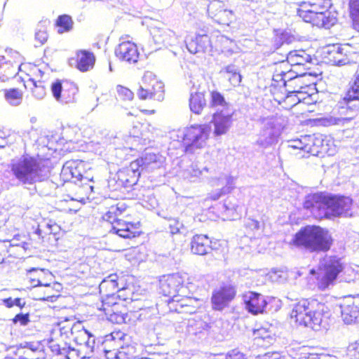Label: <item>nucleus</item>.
<instances>
[{
  "mask_svg": "<svg viewBox=\"0 0 359 359\" xmlns=\"http://www.w3.org/2000/svg\"><path fill=\"white\" fill-rule=\"evenodd\" d=\"M337 21V13L325 9L316 18H313L311 24L318 27L329 29L336 24Z\"/></svg>",
  "mask_w": 359,
  "mask_h": 359,
  "instance_id": "27",
  "label": "nucleus"
},
{
  "mask_svg": "<svg viewBox=\"0 0 359 359\" xmlns=\"http://www.w3.org/2000/svg\"><path fill=\"white\" fill-rule=\"evenodd\" d=\"M118 276L116 274H111L106 277L100 283L99 285L100 292H106V295L109 297V299L114 298V292L118 290Z\"/></svg>",
  "mask_w": 359,
  "mask_h": 359,
  "instance_id": "28",
  "label": "nucleus"
},
{
  "mask_svg": "<svg viewBox=\"0 0 359 359\" xmlns=\"http://www.w3.org/2000/svg\"><path fill=\"white\" fill-rule=\"evenodd\" d=\"M294 243L302 245L311 252L330 250L332 238L327 229L317 226H306L295 234Z\"/></svg>",
  "mask_w": 359,
  "mask_h": 359,
  "instance_id": "4",
  "label": "nucleus"
},
{
  "mask_svg": "<svg viewBox=\"0 0 359 359\" xmlns=\"http://www.w3.org/2000/svg\"><path fill=\"white\" fill-rule=\"evenodd\" d=\"M289 147L294 149L307 150L310 149L308 147V144L303 142L301 140H294L290 142Z\"/></svg>",
  "mask_w": 359,
  "mask_h": 359,
  "instance_id": "58",
  "label": "nucleus"
},
{
  "mask_svg": "<svg viewBox=\"0 0 359 359\" xmlns=\"http://www.w3.org/2000/svg\"><path fill=\"white\" fill-rule=\"evenodd\" d=\"M341 259L337 256L325 257L320 262L318 287L325 290L333 285L339 274L343 271Z\"/></svg>",
  "mask_w": 359,
  "mask_h": 359,
  "instance_id": "6",
  "label": "nucleus"
},
{
  "mask_svg": "<svg viewBox=\"0 0 359 359\" xmlns=\"http://www.w3.org/2000/svg\"><path fill=\"white\" fill-rule=\"evenodd\" d=\"M180 294H178L177 297L167 300L170 309H175L176 304H193L196 303V301L191 298H180Z\"/></svg>",
  "mask_w": 359,
  "mask_h": 359,
  "instance_id": "46",
  "label": "nucleus"
},
{
  "mask_svg": "<svg viewBox=\"0 0 359 359\" xmlns=\"http://www.w3.org/2000/svg\"><path fill=\"white\" fill-rule=\"evenodd\" d=\"M224 207L226 211H233L237 215L240 214L242 211V207L233 197H228L224 203Z\"/></svg>",
  "mask_w": 359,
  "mask_h": 359,
  "instance_id": "45",
  "label": "nucleus"
},
{
  "mask_svg": "<svg viewBox=\"0 0 359 359\" xmlns=\"http://www.w3.org/2000/svg\"><path fill=\"white\" fill-rule=\"evenodd\" d=\"M20 346L22 348H29L33 351H35L37 350L38 348V346L36 345H35L34 343H32V342H25L23 344H20Z\"/></svg>",
  "mask_w": 359,
  "mask_h": 359,
  "instance_id": "64",
  "label": "nucleus"
},
{
  "mask_svg": "<svg viewBox=\"0 0 359 359\" xmlns=\"http://www.w3.org/2000/svg\"><path fill=\"white\" fill-rule=\"evenodd\" d=\"M332 6L330 0H311L309 4V16L311 18H316L321 12L326 8H330Z\"/></svg>",
  "mask_w": 359,
  "mask_h": 359,
  "instance_id": "33",
  "label": "nucleus"
},
{
  "mask_svg": "<svg viewBox=\"0 0 359 359\" xmlns=\"http://www.w3.org/2000/svg\"><path fill=\"white\" fill-rule=\"evenodd\" d=\"M344 97L349 100L359 101V74L355 73L349 81Z\"/></svg>",
  "mask_w": 359,
  "mask_h": 359,
  "instance_id": "34",
  "label": "nucleus"
},
{
  "mask_svg": "<svg viewBox=\"0 0 359 359\" xmlns=\"http://www.w3.org/2000/svg\"><path fill=\"white\" fill-rule=\"evenodd\" d=\"M219 73L226 74L229 81L234 87L238 86L242 81V76L238 71V68L235 65L231 64L224 67Z\"/></svg>",
  "mask_w": 359,
  "mask_h": 359,
  "instance_id": "30",
  "label": "nucleus"
},
{
  "mask_svg": "<svg viewBox=\"0 0 359 359\" xmlns=\"http://www.w3.org/2000/svg\"><path fill=\"white\" fill-rule=\"evenodd\" d=\"M211 243L212 241L206 235H195L191 243V252L198 255H206L212 249Z\"/></svg>",
  "mask_w": 359,
  "mask_h": 359,
  "instance_id": "24",
  "label": "nucleus"
},
{
  "mask_svg": "<svg viewBox=\"0 0 359 359\" xmlns=\"http://www.w3.org/2000/svg\"><path fill=\"white\" fill-rule=\"evenodd\" d=\"M11 172L18 184L30 189L39 180L50 177V170L34 158L23 156L11 163Z\"/></svg>",
  "mask_w": 359,
  "mask_h": 359,
  "instance_id": "3",
  "label": "nucleus"
},
{
  "mask_svg": "<svg viewBox=\"0 0 359 359\" xmlns=\"http://www.w3.org/2000/svg\"><path fill=\"white\" fill-rule=\"evenodd\" d=\"M168 226L170 232L172 235L182 233L181 230L184 229V224L177 218H170Z\"/></svg>",
  "mask_w": 359,
  "mask_h": 359,
  "instance_id": "49",
  "label": "nucleus"
},
{
  "mask_svg": "<svg viewBox=\"0 0 359 359\" xmlns=\"http://www.w3.org/2000/svg\"><path fill=\"white\" fill-rule=\"evenodd\" d=\"M209 169L204 167L203 170H200L197 165L192 164L188 169L184 172V177L191 182H194L197 178L201 177L204 172H208Z\"/></svg>",
  "mask_w": 359,
  "mask_h": 359,
  "instance_id": "37",
  "label": "nucleus"
},
{
  "mask_svg": "<svg viewBox=\"0 0 359 359\" xmlns=\"http://www.w3.org/2000/svg\"><path fill=\"white\" fill-rule=\"evenodd\" d=\"M348 354L354 358V359H359V342L351 344L348 348Z\"/></svg>",
  "mask_w": 359,
  "mask_h": 359,
  "instance_id": "61",
  "label": "nucleus"
},
{
  "mask_svg": "<svg viewBox=\"0 0 359 359\" xmlns=\"http://www.w3.org/2000/svg\"><path fill=\"white\" fill-rule=\"evenodd\" d=\"M53 339L50 341V348L51 351L57 355H65L66 359H82L86 357V354H83L82 347L81 348H75L72 347L67 342V339L60 338Z\"/></svg>",
  "mask_w": 359,
  "mask_h": 359,
  "instance_id": "14",
  "label": "nucleus"
},
{
  "mask_svg": "<svg viewBox=\"0 0 359 359\" xmlns=\"http://www.w3.org/2000/svg\"><path fill=\"white\" fill-rule=\"evenodd\" d=\"M117 359H135V348L133 346H128L126 347H121V348L116 353Z\"/></svg>",
  "mask_w": 359,
  "mask_h": 359,
  "instance_id": "44",
  "label": "nucleus"
},
{
  "mask_svg": "<svg viewBox=\"0 0 359 359\" xmlns=\"http://www.w3.org/2000/svg\"><path fill=\"white\" fill-rule=\"evenodd\" d=\"M209 324L203 318L202 316H195L188 319L187 331L189 334L196 335L208 330Z\"/></svg>",
  "mask_w": 359,
  "mask_h": 359,
  "instance_id": "29",
  "label": "nucleus"
},
{
  "mask_svg": "<svg viewBox=\"0 0 359 359\" xmlns=\"http://www.w3.org/2000/svg\"><path fill=\"white\" fill-rule=\"evenodd\" d=\"M165 158L159 154L146 151L141 158L133 161L137 164V169L143 172H152L156 169L161 168L164 163Z\"/></svg>",
  "mask_w": 359,
  "mask_h": 359,
  "instance_id": "15",
  "label": "nucleus"
},
{
  "mask_svg": "<svg viewBox=\"0 0 359 359\" xmlns=\"http://www.w3.org/2000/svg\"><path fill=\"white\" fill-rule=\"evenodd\" d=\"M341 314L343 321L347 325L359 322V306L351 300L340 304Z\"/></svg>",
  "mask_w": 359,
  "mask_h": 359,
  "instance_id": "23",
  "label": "nucleus"
},
{
  "mask_svg": "<svg viewBox=\"0 0 359 359\" xmlns=\"http://www.w3.org/2000/svg\"><path fill=\"white\" fill-rule=\"evenodd\" d=\"M95 62L94 54L86 50H81L76 53V68L81 72H85L93 68Z\"/></svg>",
  "mask_w": 359,
  "mask_h": 359,
  "instance_id": "26",
  "label": "nucleus"
},
{
  "mask_svg": "<svg viewBox=\"0 0 359 359\" xmlns=\"http://www.w3.org/2000/svg\"><path fill=\"white\" fill-rule=\"evenodd\" d=\"M287 59L292 65H304L311 61V56L304 50L290 51L287 54Z\"/></svg>",
  "mask_w": 359,
  "mask_h": 359,
  "instance_id": "32",
  "label": "nucleus"
},
{
  "mask_svg": "<svg viewBox=\"0 0 359 359\" xmlns=\"http://www.w3.org/2000/svg\"><path fill=\"white\" fill-rule=\"evenodd\" d=\"M140 176V170L137 169V164L131 162L128 168L118 170L108 180V187L112 191L130 188L137 184Z\"/></svg>",
  "mask_w": 359,
  "mask_h": 359,
  "instance_id": "10",
  "label": "nucleus"
},
{
  "mask_svg": "<svg viewBox=\"0 0 359 359\" xmlns=\"http://www.w3.org/2000/svg\"><path fill=\"white\" fill-rule=\"evenodd\" d=\"M245 225L252 231L259 230L262 226V224L259 221L251 218L246 220Z\"/></svg>",
  "mask_w": 359,
  "mask_h": 359,
  "instance_id": "59",
  "label": "nucleus"
},
{
  "mask_svg": "<svg viewBox=\"0 0 359 359\" xmlns=\"http://www.w3.org/2000/svg\"><path fill=\"white\" fill-rule=\"evenodd\" d=\"M95 345V338L90 333L88 337V339L84 344V346L82 347L83 351L86 355H90L93 352V349Z\"/></svg>",
  "mask_w": 359,
  "mask_h": 359,
  "instance_id": "53",
  "label": "nucleus"
},
{
  "mask_svg": "<svg viewBox=\"0 0 359 359\" xmlns=\"http://www.w3.org/2000/svg\"><path fill=\"white\" fill-rule=\"evenodd\" d=\"M116 56L121 61L129 64H135L139 59L140 53L137 46L130 41H123L115 48Z\"/></svg>",
  "mask_w": 359,
  "mask_h": 359,
  "instance_id": "17",
  "label": "nucleus"
},
{
  "mask_svg": "<svg viewBox=\"0 0 359 359\" xmlns=\"http://www.w3.org/2000/svg\"><path fill=\"white\" fill-rule=\"evenodd\" d=\"M205 90L202 89L200 86L198 88L193 86L191 89L189 97V108L193 113L201 114L203 109L206 107L207 100L205 99Z\"/></svg>",
  "mask_w": 359,
  "mask_h": 359,
  "instance_id": "20",
  "label": "nucleus"
},
{
  "mask_svg": "<svg viewBox=\"0 0 359 359\" xmlns=\"http://www.w3.org/2000/svg\"><path fill=\"white\" fill-rule=\"evenodd\" d=\"M351 205V198L326 192L309 194L304 202V208L319 218H330L346 214Z\"/></svg>",
  "mask_w": 359,
  "mask_h": 359,
  "instance_id": "1",
  "label": "nucleus"
},
{
  "mask_svg": "<svg viewBox=\"0 0 359 359\" xmlns=\"http://www.w3.org/2000/svg\"><path fill=\"white\" fill-rule=\"evenodd\" d=\"M50 24L48 20H42L37 25L36 33H35V41L38 43L35 44V46H40L44 44L48 39V34L46 31V27Z\"/></svg>",
  "mask_w": 359,
  "mask_h": 359,
  "instance_id": "35",
  "label": "nucleus"
},
{
  "mask_svg": "<svg viewBox=\"0 0 359 359\" xmlns=\"http://www.w3.org/2000/svg\"><path fill=\"white\" fill-rule=\"evenodd\" d=\"M243 298L245 308L248 312L256 315L264 311L267 302L262 294L255 292H249L244 295Z\"/></svg>",
  "mask_w": 359,
  "mask_h": 359,
  "instance_id": "19",
  "label": "nucleus"
},
{
  "mask_svg": "<svg viewBox=\"0 0 359 359\" xmlns=\"http://www.w3.org/2000/svg\"><path fill=\"white\" fill-rule=\"evenodd\" d=\"M5 98L6 101L13 106L19 105L22 100V92L18 88H11L5 90Z\"/></svg>",
  "mask_w": 359,
  "mask_h": 359,
  "instance_id": "36",
  "label": "nucleus"
},
{
  "mask_svg": "<svg viewBox=\"0 0 359 359\" xmlns=\"http://www.w3.org/2000/svg\"><path fill=\"white\" fill-rule=\"evenodd\" d=\"M137 95L140 100L153 99L162 101L164 99V85L151 72H146L142 77Z\"/></svg>",
  "mask_w": 359,
  "mask_h": 359,
  "instance_id": "8",
  "label": "nucleus"
},
{
  "mask_svg": "<svg viewBox=\"0 0 359 359\" xmlns=\"http://www.w3.org/2000/svg\"><path fill=\"white\" fill-rule=\"evenodd\" d=\"M226 359H246L245 355L238 351H232L231 353H229L226 356Z\"/></svg>",
  "mask_w": 359,
  "mask_h": 359,
  "instance_id": "62",
  "label": "nucleus"
},
{
  "mask_svg": "<svg viewBox=\"0 0 359 359\" xmlns=\"http://www.w3.org/2000/svg\"><path fill=\"white\" fill-rule=\"evenodd\" d=\"M260 121L262 127L255 144L266 149L277 143L285 126V120L282 116H273L262 118Z\"/></svg>",
  "mask_w": 359,
  "mask_h": 359,
  "instance_id": "5",
  "label": "nucleus"
},
{
  "mask_svg": "<svg viewBox=\"0 0 359 359\" xmlns=\"http://www.w3.org/2000/svg\"><path fill=\"white\" fill-rule=\"evenodd\" d=\"M211 130L210 125L191 126L184 133L183 145L187 153L194 154L196 149L203 147Z\"/></svg>",
  "mask_w": 359,
  "mask_h": 359,
  "instance_id": "7",
  "label": "nucleus"
},
{
  "mask_svg": "<svg viewBox=\"0 0 359 359\" xmlns=\"http://www.w3.org/2000/svg\"><path fill=\"white\" fill-rule=\"evenodd\" d=\"M50 88L53 97L58 102L68 104L75 101L78 88L74 83L57 80L51 84Z\"/></svg>",
  "mask_w": 359,
  "mask_h": 359,
  "instance_id": "13",
  "label": "nucleus"
},
{
  "mask_svg": "<svg viewBox=\"0 0 359 359\" xmlns=\"http://www.w3.org/2000/svg\"><path fill=\"white\" fill-rule=\"evenodd\" d=\"M172 310L178 313L192 314L196 313L197 307L194 304H176L175 309Z\"/></svg>",
  "mask_w": 359,
  "mask_h": 359,
  "instance_id": "50",
  "label": "nucleus"
},
{
  "mask_svg": "<svg viewBox=\"0 0 359 359\" xmlns=\"http://www.w3.org/2000/svg\"><path fill=\"white\" fill-rule=\"evenodd\" d=\"M224 7V4L219 1H212L208 7V12L209 15L213 18H215V13L218 12L219 10H222Z\"/></svg>",
  "mask_w": 359,
  "mask_h": 359,
  "instance_id": "51",
  "label": "nucleus"
},
{
  "mask_svg": "<svg viewBox=\"0 0 359 359\" xmlns=\"http://www.w3.org/2000/svg\"><path fill=\"white\" fill-rule=\"evenodd\" d=\"M233 184V178L231 176L224 175L219 179L218 185L224 186L222 190L225 191V192L229 191L232 189Z\"/></svg>",
  "mask_w": 359,
  "mask_h": 359,
  "instance_id": "52",
  "label": "nucleus"
},
{
  "mask_svg": "<svg viewBox=\"0 0 359 359\" xmlns=\"http://www.w3.org/2000/svg\"><path fill=\"white\" fill-rule=\"evenodd\" d=\"M236 290L231 285H225L213 292L212 296V308L215 310L222 311L228 306L234 298Z\"/></svg>",
  "mask_w": 359,
  "mask_h": 359,
  "instance_id": "16",
  "label": "nucleus"
},
{
  "mask_svg": "<svg viewBox=\"0 0 359 359\" xmlns=\"http://www.w3.org/2000/svg\"><path fill=\"white\" fill-rule=\"evenodd\" d=\"M185 276L179 273L163 276L159 280V293L175 299L180 292H184Z\"/></svg>",
  "mask_w": 359,
  "mask_h": 359,
  "instance_id": "12",
  "label": "nucleus"
},
{
  "mask_svg": "<svg viewBox=\"0 0 359 359\" xmlns=\"http://www.w3.org/2000/svg\"><path fill=\"white\" fill-rule=\"evenodd\" d=\"M328 308L316 299H302L294 304L291 318L300 325L315 331L327 330L329 325Z\"/></svg>",
  "mask_w": 359,
  "mask_h": 359,
  "instance_id": "2",
  "label": "nucleus"
},
{
  "mask_svg": "<svg viewBox=\"0 0 359 359\" xmlns=\"http://www.w3.org/2000/svg\"><path fill=\"white\" fill-rule=\"evenodd\" d=\"M60 177L65 182H69L79 186L86 184L89 181L86 177L82 175L74 162H67L63 165Z\"/></svg>",
  "mask_w": 359,
  "mask_h": 359,
  "instance_id": "18",
  "label": "nucleus"
},
{
  "mask_svg": "<svg viewBox=\"0 0 359 359\" xmlns=\"http://www.w3.org/2000/svg\"><path fill=\"white\" fill-rule=\"evenodd\" d=\"M109 320L111 321H115L116 323H122L124 321V318L122 315H118L114 313L110 316Z\"/></svg>",
  "mask_w": 359,
  "mask_h": 359,
  "instance_id": "63",
  "label": "nucleus"
},
{
  "mask_svg": "<svg viewBox=\"0 0 359 359\" xmlns=\"http://www.w3.org/2000/svg\"><path fill=\"white\" fill-rule=\"evenodd\" d=\"M33 88H32L33 95L39 99H43L46 94V88L44 82L41 81H36L34 79H30Z\"/></svg>",
  "mask_w": 359,
  "mask_h": 359,
  "instance_id": "42",
  "label": "nucleus"
},
{
  "mask_svg": "<svg viewBox=\"0 0 359 359\" xmlns=\"http://www.w3.org/2000/svg\"><path fill=\"white\" fill-rule=\"evenodd\" d=\"M350 15L355 28L359 27V0L349 1Z\"/></svg>",
  "mask_w": 359,
  "mask_h": 359,
  "instance_id": "43",
  "label": "nucleus"
},
{
  "mask_svg": "<svg viewBox=\"0 0 359 359\" xmlns=\"http://www.w3.org/2000/svg\"><path fill=\"white\" fill-rule=\"evenodd\" d=\"M116 89H117V93H118V95L123 100H133L134 94L130 89H128L126 87H123L122 86H118Z\"/></svg>",
  "mask_w": 359,
  "mask_h": 359,
  "instance_id": "54",
  "label": "nucleus"
},
{
  "mask_svg": "<svg viewBox=\"0 0 359 359\" xmlns=\"http://www.w3.org/2000/svg\"><path fill=\"white\" fill-rule=\"evenodd\" d=\"M135 229L136 227L135 225H133V226L126 229L116 228V232H114V233L123 238H131L136 236L137 231H135Z\"/></svg>",
  "mask_w": 359,
  "mask_h": 359,
  "instance_id": "48",
  "label": "nucleus"
},
{
  "mask_svg": "<svg viewBox=\"0 0 359 359\" xmlns=\"http://www.w3.org/2000/svg\"><path fill=\"white\" fill-rule=\"evenodd\" d=\"M57 187V184L49 180L48 177L44 180H39L36 184H34V190L40 195L48 196L56 189Z\"/></svg>",
  "mask_w": 359,
  "mask_h": 359,
  "instance_id": "31",
  "label": "nucleus"
},
{
  "mask_svg": "<svg viewBox=\"0 0 359 359\" xmlns=\"http://www.w3.org/2000/svg\"><path fill=\"white\" fill-rule=\"evenodd\" d=\"M309 4H311V0H303L298 4L299 8H297V14L302 18L306 22H312L313 18L309 16Z\"/></svg>",
  "mask_w": 359,
  "mask_h": 359,
  "instance_id": "38",
  "label": "nucleus"
},
{
  "mask_svg": "<svg viewBox=\"0 0 359 359\" xmlns=\"http://www.w3.org/2000/svg\"><path fill=\"white\" fill-rule=\"evenodd\" d=\"M56 25L58 27V33L62 34L72 29L73 21L70 16L67 15H62L58 17L56 21Z\"/></svg>",
  "mask_w": 359,
  "mask_h": 359,
  "instance_id": "39",
  "label": "nucleus"
},
{
  "mask_svg": "<svg viewBox=\"0 0 359 359\" xmlns=\"http://www.w3.org/2000/svg\"><path fill=\"white\" fill-rule=\"evenodd\" d=\"M118 209V208H110L109 210L104 215L103 219L107 222L114 224V222L118 219L117 215Z\"/></svg>",
  "mask_w": 359,
  "mask_h": 359,
  "instance_id": "56",
  "label": "nucleus"
},
{
  "mask_svg": "<svg viewBox=\"0 0 359 359\" xmlns=\"http://www.w3.org/2000/svg\"><path fill=\"white\" fill-rule=\"evenodd\" d=\"M339 114L344 119L351 120L359 114V101L349 100L344 97L338 104Z\"/></svg>",
  "mask_w": 359,
  "mask_h": 359,
  "instance_id": "25",
  "label": "nucleus"
},
{
  "mask_svg": "<svg viewBox=\"0 0 359 359\" xmlns=\"http://www.w3.org/2000/svg\"><path fill=\"white\" fill-rule=\"evenodd\" d=\"M21 64L18 52L6 49L5 55H0V81L5 82L14 78L20 69Z\"/></svg>",
  "mask_w": 359,
  "mask_h": 359,
  "instance_id": "11",
  "label": "nucleus"
},
{
  "mask_svg": "<svg viewBox=\"0 0 359 359\" xmlns=\"http://www.w3.org/2000/svg\"><path fill=\"white\" fill-rule=\"evenodd\" d=\"M188 50L193 54L205 53L211 48L210 37L207 34L197 35L194 39L186 40Z\"/></svg>",
  "mask_w": 359,
  "mask_h": 359,
  "instance_id": "22",
  "label": "nucleus"
},
{
  "mask_svg": "<svg viewBox=\"0 0 359 359\" xmlns=\"http://www.w3.org/2000/svg\"><path fill=\"white\" fill-rule=\"evenodd\" d=\"M13 322L15 324L20 323L21 325L25 326L29 322V313H18L14 317Z\"/></svg>",
  "mask_w": 359,
  "mask_h": 359,
  "instance_id": "57",
  "label": "nucleus"
},
{
  "mask_svg": "<svg viewBox=\"0 0 359 359\" xmlns=\"http://www.w3.org/2000/svg\"><path fill=\"white\" fill-rule=\"evenodd\" d=\"M231 114L221 110L212 116L211 123L214 126V134L221 135L225 134L229 130L231 123Z\"/></svg>",
  "mask_w": 359,
  "mask_h": 359,
  "instance_id": "21",
  "label": "nucleus"
},
{
  "mask_svg": "<svg viewBox=\"0 0 359 359\" xmlns=\"http://www.w3.org/2000/svg\"><path fill=\"white\" fill-rule=\"evenodd\" d=\"M89 334L90 332L84 329L80 322H76L72 324L68 321L65 323H59L57 326L53 329L52 332L53 337L55 339L60 337V338L67 339L70 337H72L74 341L81 347L84 346Z\"/></svg>",
  "mask_w": 359,
  "mask_h": 359,
  "instance_id": "9",
  "label": "nucleus"
},
{
  "mask_svg": "<svg viewBox=\"0 0 359 359\" xmlns=\"http://www.w3.org/2000/svg\"><path fill=\"white\" fill-rule=\"evenodd\" d=\"M154 39L156 43H163L165 46H172L176 41L175 34L170 30L163 32L159 36H154Z\"/></svg>",
  "mask_w": 359,
  "mask_h": 359,
  "instance_id": "40",
  "label": "nucleus"
},
{
  "mask_svg": "<svg viewBox=\"0 0 359 359\" xmlns=\"http://www.w3.org/2000/svg\"><path fill=\"white\" fill-rule=\"evenodd\" d=\"M134 225L132 223L130 222H126L124 221H122L121 219H117V221L115 222V224H113L111 232H116V229H126L130 226H133Z\"/></svg>",
  "mask_w": 359,
  "mask_h": 359,
  "instance_id": "60",
  "label": "nucleus"
},
{
  "mask_svg": "<svg viewBox=\"0 0 359 359\" xmlns=\"http://www.w3.org/2000/svg\"><path fill=\"white\" fill-rule=\"evenodd\" d=\"M255 335L256 336V339H262L267 343H271L273 339L270 332L264 328H260L255 330Z\"/></svg>",
  "mask_w": 359,
  "mask_h": 359,
  "instance_id": "55",
  "label": "nucleus"
},
{
  "mask_svg": "<svg viewBox=\"0 0 359 359\" xmlns=\"http://www.w3.org/2000/svg\"><path fill=\"white\" fill-rule=\"evenodd\" d=\"M226 104L224 97L220 93L217 91L211 93L210 106L212 107H224Z\"/></svg>",
  "mask_w": 359,
  "mask_h": 359,
  "instance_id": "47",
  "label": "nucleus"
},
{
  "mask_svg": "<svg viewBox=\"0 0 359 359\" xmlns=\"http://www.w3.org/2000/svg\"><path fill=\"white\" fill-rule=\"evenodd\" d=\"M233 17V12L224 7L215 13V18L214 20L219 24L229 25L232 21Z\"/></svg>",
  "mask_w": 359,
  "mask_h": 359,
  "instance_id": "41",
  "label": "nucleus"
}]
</instances>
